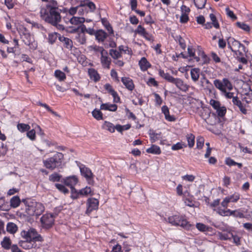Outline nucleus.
Listing matches in <instances>:
<instances>
[{
	"label": "nucleus",
	"mask_w": 252,
	"mask_h": 252,
	"mask_svg": "<svg viewBox=\"0 0 252 252\" xmlns=\"http://www.w3.org/2000/svg\"><path fill=\"white\" fill-rule=\"evenodd\" d=\"M67 11L66 8L60 9L57 6L56 1L47 4L40 9V16L41 18L46 22L52 25H56L57 23L61 21L62 12L65 13Z\"/></svg>",
	"instance_id": "1"
},
{
	"label": "nucleus",
	"mask_w": 252,
	"mask_h": 252,
	"mask_svg": "<svg viewBox=\"0 0 252 252\" xmlns=\"http://www.w3.org/2000/svg\"><path fill=\"white\" fill-rule=\"evenodd\" d=\"M21 235L24 240H21L19 244L23 249L29 250L36 246V241H41L42 237L36 230L30 228L28 231H23Z\"/></svg>",
	"instance_id": "2"
},
{
	"label": "nucleus",
	"mask_w": 252,
	"mask_h": 252,
	"mask_svg": "<svg viewBox=\"0 0 252 252\" xmlns=\"http://www.w3.org/2000/svg\"><path fill=\"white\" fill-rule=\"evenodd\" d=\"M22 202L26 205V212L28 215L31 216H39L41 215L45 210L44 205L34 200L31 199H23Z\"/></svg>",
	"instance_id": "3"
},
{
	"label": "nucleus",
	"mask_w": 252,
	"mask_h": 252,
	"mask_svg": "<svg viewBox=\"0 0 252 252\" xmlns=\"http://www.w3.org/2000/svg\"><path fill=\"white\" fill-rule=\"evenodd\" d=\"M214 85L226 98H232L233 100V98L235 97L234 96V93L227 91H230L233 89L232 84L227 78H224L222 80L215 79L214 81Z\"/></svg>",
	"instance_id": "4"
},
{
	"label": "nucleus",
	"mask_w": 252,
	"mask_h": 252,
	"mask_svg": "<svg viewBox=\"0 0 252 252\" xmlns=\"http://www.w3.org/2000/svg\"><path fill=\"white\" fill-rule=\"evenodd\" d=\"M63 159V155L57 152L53 157L44 160L43 163L46 168L53 170L61 167Z\"/></svg>",
	"instance_id": "5"
},
{
	"label": "nucleus",
	"mask_w": 252,
	"mask_h": 252,
	"mask_svg": "<svg viewBox=\"0 0 252 252\" xmlns=\"http://www.w3.org/2000/svg\"><path fill=\"white\" fill-rule=\"evenodd\" d=\"M168 222L174 226H179L186 230H190L193 226L188 221L185 216L175 215L168 218Z\"/></svg>",
	"instance_id": "6"
},
{
	"label": "nucleus",
	"mask_w": 252,
	"mask_h": 252,
	"mask_svg": "<svg viewBox=\"0 0 252 252\" xmlns=\"http://www.w3.org/2000/svg\"><path fill=\"white\" fill-rule=\"evenodd\" d=\"M18 32L23 42L26 45L29 46L30 48L32 50L36 48V43L35 42L33 38L26 28L23 27L20 28Z\"/></svg>",
	"instance_id": "7"
},
{
	"label": "nucleus",
	"mask_w": 252,
	"mask_h": 252,
	"mask_svg": "<svg viewBox=\"0 0 252 252\" xmlns=\"http://www.w3.org/2000/svg\"><path fill=\"white\" fill-rule=\"evenodd\" d=\"M55 216L52 214H45L40 218V221L43 228L49 229L54 223Z\"/></svg>",
	"instance_id": "8"
},
{
	"label": "nucleus",
	"mask_w": 252,
	"mask_h": 252,
	"mask_svg": "<svg viewBox=\"0 0 252 252\" xmlns=\"http://www.w3.org/2000/svg\"><path fill=\"white\" fill-rule=\"evenodd\" d=\"M227 42L228 48L233 52H235L237 50L242 48V50L245 52L246 47L239 41L236 40L234 38L229 37L227 39Z\"/></svg>",
	"instance_id": "9"
},
{
	"label": "nucleus",
	"mask_w": 252,
	"mask_h": 252,
	"mask_svg": "<svg viewBox=\"0 0 252 252\" xmlns=\"http://www.w3.org/2000/svg\"><path fill=\"white\" fill-rule=\"evenodd\" d=\"M86 205V214L89 216L92 211L98 209L99 201L94 198H89L87 200Z\"/></svg>",
	"instance_id": "10"
},
{
	"label": "nucleus",
	"mask_w": 252,
	"mask_h": 252,
	"mask_svg": "<svg viewBox=\"0 0 252 252\" xmlns=\"http://www.w3.org/2000/svg\"><path fill=\"white\" fill-rule=\"evenodd\" d=\"M63 182L66 186L71 188V191L73 192L75 190L74 186L77 184L78 180L76 176H71L63 179Z\"/></svg>",
	"instance_id": "11"
},
{
	"label": "nucleus",
	"mask_w": 252,
	"mask_h": 252,
	"mask_svg": "<svg viewBox=\"0 0 252 252\" xmlns=\"http://www.w3.org/2000/svg\"><path fill=\"white\" fill-rule=\"evenodd\" d=\"M172 83L183 92H187L189 90V86L185 83L183 80L180 78H175Z\"/></svg>",
	"instance_id": "12"
},
{
	"label": "nucleus",
	"mask_w": 252,
	"mask_h": 252,
	"mask_svg": "<svg viewBox=\"0 0 252 252\" xmlns=\"http://www.w3.org/2000/svg\"><path fill=\"white\" fill-rule=\"evenodd\" d=\"M100 62L103 68L110 69L111 60L108 57L107 51L101 55Z\"/></svg>",
	"instance_id": "13"
},
{
	"label": "nucleus",
	"mask_w": 252,
	"mask_h": 252,
	"mask_svg": "<svg viewBox=\"0 0 252 252\" xmlns=\"http://www.w3.org/2000/svg\"><path fill=\"white\" fill-rule=\"evenodd\" d=\"M80 170L81 175L84 176L86 180L90 182L93 178V173L91 170L85 166L80 167Z\"/></svg>",
	"instance_id": "14"
},
{
	"label": "nucleus",
	"mask_w": 252,
	"mask_h": 252,
	"mask_svg": "<svg viewBox=\"0 0 252 252\" xmlns=\"http://www.w3.org/2000/svg\"><path fill=\"white\" fill-rule=\"evenodd\" d=\"M232 102L234 105L237 106L239 108L240 111L242 114H246L247 113V110L245 108V106L243 105L241 101L237 96L233 98Z\"/></svg>",
	"instance_id": "15"
},
{
	"label": "nucleus",
	"mask_w": 252,
	"mask_h": 252,
	"mask_svg": "<svg viewBox=\"0 0 252 252\" xmlns=\"http://www.w3.org/2000/svg\"><path fill=\"white\" fill-rule=\"evenodd\" d=\"M121 81L126 88L129 91H132L134 88V85L133 81L129 77H122Z\"/></svg>",
	"instance_id": "16"
},
{
	"label": "nucleus",
	"mask_w": 252,
	"mask_h": 252,
	"mask_svg": "<svg viewBox=\"0 0 252 252\" xmlns=\"http://www.w3.org/2000/svg\"><path fill=\"white\" fill-rule=\"evenodd\" d=\"M162 113L164 114L165 119L169 122H174L176 118L173 115H170L169 108L166 105H163L161 107Z\"/></svg>",
	"instance_id": "17"
},
{
	"label": "nucleus",
	"mask_w": 252,
	"mask_h": 252,
	"mask_svg": "<svg viewBox=\"0 0 252 252\" xmlns=\"http://www.w3.org/2000/svg\"><path fill=\"white\" fill-rule=\"evenodd\" d=\"M108 34L102 30L96 31L95 35V39L99 42H104Z\"/></svg>",
	"instance_id": "18"
},
{
	"label": "nucleus",
	"mask_w": 252,
	"mask_h": 252,
	"mask_svg": "<svg viewBox=\"0 0 252 252\" xmlns=\"http://www.w3.org/2000/svg\"><path fill=\"white\" fill-rule=\"evenodd\" d=\"M88 74L91 80L95 82L99 81L100 76L97 71L94 68H89L88 69Z\"/></svg>",
	"instance_id": "19"
},
{
	"label": "nucleus",
	"mask_w": 252,
	"mask_h": 252,
	"mask_svg": "<svg viewBox=\"0 0 252 252\" xmlns=\"http://www.w3.org/2000/svg\"><path fill=\"white\" fill-rule=\"evenodd\" d=\"M59 39L63 44V46L65 48L69 50L72 49L73 47V42L72 40L64 36L60 37Z\"/></svg>",
	"instance_id": "20"
},
{
	"label": "nucleus",
	"mask_w": 252,
	"mask_h": 252,
	"mask_svg": "<svg viewBox=\"0 0 252 252\" xmlns=\"http://www.w3.org/2000/svg\"><path fill=\"white\" fill-rule=\"evenodd\" d=\"M198 113L203 119L206 120L209 118L211 111L207 107H201L199 110Z\"/></svg>",
	"instance_id": "21"
},
{
	"label": "nucleus",
	"mask_w": 252,
	"mask_h": 252,
	"mask_svg": "<svg viewBox=\"0 0 252 252\" xmlns=\"http://www.w3.org/2000/svg\"><path fill=\"white\" fill-rule=\"evenodd\" d=\"M75 39L81 45L85 44L86 43V37L85 34L83 32H75Z\"/></svg>",
	"instance_id": "22"
},
{
	"label": "nucleus",
	"mask_w": 252,
	"mask_h": 252,
	"mask_svg": "<svg viewBox=\"0 0 252 252\" xmlns=\"http://www.w3.org/2000/svg\"><path fill=\"white\" fill-rule=\"evenodd\" d=\"M139 65L142 71H146L151 67V64L145 57L141 58L139 62Z\"/></svg>",
	"instance_id": "23"
},
{
	"label": "nucleus",
	"mask_w": 252,
	"mask_h": 252,
	"mask_svg": "<svg viewBox=\"0 0 252 252\" xmlns=\"http://www.w3.org/2000/svg\"><path fill=\"white\" fill-rule=\"evenodd\" d=\"M100 109L115 112L117 109V105L115 104L102 103L100 105Z\"/></svg>",
	"instance_id": "24"
},
{
	"label": "nucleus",
	"mask_w": 252,
	"mask_h": 252,
	"mask_svg": "<svg viewBox=\"0 0 252 252\" xmlns=\"http://www.w3.org/2000/svg\"><path fill=\"white\" fill-rule=\"evenodd\" d=\"M159 75L166 80L167 81L170 83H173L175 78H174L172 76H171L169 73L167 72H165L163 70L161 69H159Z\"/></svg>",
	"instance_id": "25"
},
{
	"label": "nucleus",
	"mask_w": 252,
	"mask_h": 252,
	"mask_svg": "<svg viewBox=\"0 0 252 252\" xmlns=\"http://www.w3.org/2000/svg\"><path fill=\"white\" fill-rule=\"evenodd\" d=\"M87 6L91 12H94L96 8L95 5L92 1H90L89 0H86L82 2L80 5V7Z\"/></svg>",
	"instance_id": "26"
},
{
	"label": "nucleus",
	"mask_w": 252,
	"mask_h": 252,
	"mask_svg": "<svg viewBox=\"0 0 252 252\" xmlns=\"http://www.w3.org/2000/svg\"><path fill=\"white\" fill-rule=\"evenodd\" d=\"M200 69L197 68H194L190 70V75L192 80L194 82L198 81L199 77Z\"/></svg>",
	"instance_id": "27"
},
{
	"label": "nucleus",
	"mask_w": 252,
	"mask_h": 252,
	"mask_svg": "<svg viewBox=\"0 0 252 252\" xmlns=\"http://www.w3.org/2000/svg\"><path fill=\"white\" fill-rule=\"evenodd\" d=\"M18 230V227L13 222H8L6 225V230L11 234L15 233Z\"/></svg>",
	"instance_id": "28"
},
{
	"label": "nucleus",
	"mask_w": 252,
	"mask_h": 252,
	"mask_svg": "<svg viewBox=\"0 0 252 252\" xmlns=\"http://www.w3.org/2000/svg\"><path fill=\"white\" fill-rule=\"evenodd\" d=\"M146 152L148 153L159 155L161 153V150L158 146L153 145L150 148L146 150Z\"/></svg>",
	"instance_id": "29"
},
{
	"label": "nucleus",
	"mask_w": 252,
	"mask_h": 252,
	"mask_svg": "<svg viewBox=\"0 0 252 252\" xmlns=\"http://www.w3.org/2000/svg\"><path fill=\"white\" fill-rule=\"evenodd\" d=\"M233 237V233L231 231L224 232L220 234V239L223 240H231Z\"/></svg>",
	"instance_id": "30"
},
{
	"label": "nucleus",
	"mask_w": 252,
	"mask_h": 252,
	"mask_svg": "<svg viewBox=\"0 0 252 252\" xmlns=\"http://www.w3.org/2000/svg\"><path fill=\"white\" fill-rule=\"evenodd\" d=\"M72 25H78L85 22V18L83 17H73L69 20Z\"/></svg>",
	"instance_id": "31"
},
{
	"label": "nucleus",
	"mask_w": 252,
	"mask_h": 252,
	"mask_svg": "<svg viewBox=\"0 0 252 252\" xmlns=\"http://www.w3.org/2000/svg\"><path fill=\"white\" fill-rule=\"evenodd\" d=\"M10 205L12 208H16L20 205L21 200L18 196H15L10 199Z\"/></svg>",
	"instance_id": "32"
},
{
	"label": "nucleus",
	"mask_w": 252,
	"mask_h": 252,
	"mask_svg": "<svg viewBox=\"0 0 252 252\" xmlns=\"http://www.w3.org/2000/svg\"><path fill=\"white\" fill-rule=\"evenodd\" d=\"M55 76L60 81H63L66 79V75L64 72L60 70H56L55 71Z\"/></svg>",
	"instance_id": "33"
},
{
	"label": "nucleus",
	"mask_w": 252,
	"mask_h": 252,
	"mask_svg": "<svg viewBox=\"0 0 252 252\" xmlns=\"http://www.w3.org/2000/svg\"><path fill=\"white\" fill-rule=\"evenodd\" d=\"M188 143V146L189 148H192L194 145L195 136L191 133L188 134L186 136Z\"/></svg>",
	"instance_id": "34"
},
{
	"label": "nucleus",
	"mask_w": 252,
	"mask_h": 252,
	"mask_svg": "<svg viewBox=\"0 0 252 252\" xmlns=\"http://www.w3.org/2000/svg\"><path fill=\"white\" fill-rule=\"evenodd\" d=\"M30 126L28 124L21 123L17 125V128L21 132L28 131L30 130Z\"/></svg>",
	"instance_id": "35"
},
{
	"label": "nucleus",
	"mask_w": 252,
	"mask_h": 252,
	"mask_svg": "<svg viewBox=\"0 0 252 252\" xmlns=\"http://www.w3.org/2000/svg\"><path fill=\"white\" fill-rule=\"evenodd\" d=\"M78 194H80L81 195H88L89 194H90L91 195H93L92 193V190L91 189L90 187H86L81 189H80L79 191Z\"/></svg>",
	"instance_id": "36"
},
{
	"label": "nucleus",
	"mask_w": 252,
	"mask_h": 252,
	"mask_svg": "<svg viewBox=\"0 0 252 252\" xmlns=\"http://www.w3.org/2000/svg\"><path fill=\"white\" fill-rule=\"evenodd\" d=\"M62 176L58 173L55 172L51 175H50L49 177V180L50 181L55 182H59L61 179Z\"/></svg>",
	"instance_id": "37"
},
{
	"label": "nucleus",
	"mask_w": 252,
	"mask_h": 252,
	"mask_svg": "<svg viewBox=\"0 0 252 252\" xmlns=\"http://www.w3.org/2000/svg\"><path fill=\"white\" fill-rule=\"evenodd\" d=\"M103 127L111 132L115 131V126L110 122L105 121L103 125Z\"/></svg>",
	"instance_id": "38"
},
{
	"label": "nucleus",
	"mask_w": 252,
	"mask_h": 252,
	"mask_svg": "<svg viewBox=\"0 0 252 252\" xmlns=\"http://www.w3.org/2000/svg\"><path fill=\"white\" fill-rule=\"evenodd\" d=\"M91 51H94L95 53H100V54H103L105 53L106 50L102 47L94 45L90 46Z\"/></svg>",
	"instance_id": "39"
},
{
	"label": "nucleus",
	"mask_w": 252,
	"mask_h": 252,
	"mask_svg": "<svg viewBox=\"0 0 252 252\" xmlns=\"http://www.w3.org/2000/svg\"><path fill=\"white\" fill-rule=\"evenodd\" d=\"M109 54L114 60L118 59L121 57L120 52L114 49H110L109 50Z\"/></svg>",
	"instance_id": "40"
},
{
	"label": "nucleus",
	"mask_w": 252,
	"mask_h": 252,
	"mask_svg": "<svg viewBox=\"0 0 252 252\" xmlns=\"http://www.w3.org/2000/svg\"><path fill=\"white\" fill-rule=\"evenodd\" d=\"M207 0H194L195 6L198 9L204 8Z\"/></svg>",
	"instance_id": "41"
},
{
	"label": "nucleus",
	"mask_w": 252,
	"mask_h": 252,
	"mask_svg": "<svg viewBox=\"0 0 252 252\" xmlns=\"http://www.w3.org/2000/svg\"><path fill=\"white\" fill-rule=\"evenodd\" d=\"M188 52L189 57H193L194 59L196 60V62H199L200 60V58L198 57H196L195 55V51L194 49L192 48V46H189L188 48Z\"/></svg>",
	"instance_id": "42"
},
{
	"label": "nucleus",
	"mask_w": 252,
	"mask_h": 252,
	"mask_svg": "<svg viewBox=\"0 0 252 252\" xmlns=\"http://www.w3.org/2000/svg\"><path fill=\"white\" fill-rule=\"evenodd\" d=\"M214 210L216 211V209H214ZM216 211L219 215L222 216H229L231 210L230 209L225 210L219 207L216 210Z\"/></svg>",
	"instance_id": "43"
},
{
	"label": "nucleus",
	"mask_w": 252,
	"mask_h": 252,
	"mask_svg": "<svg viewBox=\"0 0 252 252\" xmlns=\"http://www.w3.org/2000/svg\"><path fill=\"white\" fill-rule=\"evenodd\" d=\"M1 245L5 249H9L11 248V242L10 239L7 237H4L3 241L1 242Z\"/></svg>",
	"instance_id": "44"
},
{
	"label": "nucleus",
	"mask_w": 252,
	"mask_h": 252,
	"mask_svg": "<svg viewBox=\"0 0 252 252\" xmlns=\"http://www.w3.org/2000/svg\"><path fill=\"white\" fill-rule=\"evenodd\" d=\"M93 116L97 120H102V113L99 110L96 109L94 110L92 112Z\"/></svg>",
	"instance_id": "45"
},
{
	"label": "nucleus",
	"mask_w": 252,
	"mask_h": 252,
	"mask_svg": "<svg viewBox=\"0 0 252 252\" xmlns=\"http://www.w3.org/2000/svg\"><path fill=\"white\" fill-rule=\"evenodd\" d=\"M209 17L212 22V24L214 27L216 29H219L220 25L218 22L216 16L214 14L211 13L209 15Z\"/></svg>",
	"instance_id": "46"
},
{
	"label": "nucleus",
	"mask_w": 252,
	"mask_h": 252,
	"mask_svg": "<svg viewBox=\"0 0 252 252\" xmlns=\"http://www.w3.org/2000/svg\"><path fill=\"white\" fill-rule=\"evenodd\" d=\"M230 200V202H236L240 199V194L237 192H235L233 194L226 197Z\"/></svg>",
	"instance_id": "47"
},
{
	"label": "nucleus",
	"mask_w": 252,
	"mask_h": 252,
	"mask_svg": "<svg viewBox=\"0 0 252 252\" xmlns=\"http://www.w3.org/2000/svg\"><path fill=\"white\" fill-rule=\"evenodd\" d=\"M57 38V33H56V32L51 33H49L48 35V42L51 44H52L55 42Z\"/></svg>",
	"instance_id": "48"
},
{
	"label": "nucleus",
	"mask_w": 252,
	"mask_h": 252,
	"mask_svg": "<svg viewBox=\"0 0 252 252\" xmlns=\"http://www.w3.org/2000/svg\"><path fill=\"white\" fill-rule=\"evenodd\" d=\"M196 227L200 231L205 232L208 230L209 227L202 223H197Z\"/></svg>",
	"instance_id": "49"
},
{
	"label": "nucleus",
	"mask_w": 252,
	"mask_h": 252,
	"mask_svg": "<svg viewBox=\"0 0 252 252\" xmlns=\"http://www.w3.org/2000/svg\"><path fill=\"white\" fill-rule=\"evenodd\" d=\"M87 28L85 25L82 24L77 28H75L73 30V32H83L85 33L87 32Z\"/></svg>",
	"instance_id": "50"
},
{
	"label": "nucleus",
	"mask_w": 252,
	"mask_h": 252,
	"mask_svg": "<svg viewBox=\"0 0 252 252\" xmlns=\"http://www.w3.org/2000/svg\"><path fill=\"white\" fill-rule=\"evenodd\" d=\"M237 26L242 30H244L246 32H249L250 31V28L249 25L244 23H241L239 22H237L236 23Z\"/></svg>",
	"instance_id": "51"
},
{
	"label": "nucleus",
	"mask_w": 252,
	"mask_h": 252,
	"mask_svg": "<svg viewBox=\"0 0 252 252\" xmlns=\"http://www.w3.org/2000/svg\"><path fill=\"white\" fill-rule=\"evenodd\" d=\"M217 113L219 116L222 117L224 116L226 112V109L225 107H219L217 110Z\"/></svg>",
	"instance_id": "52"
},
{
	"label": "nucleus",
	"mask_w": 252,
	"mask_h": 252,
	"mask_svg": "<svg viewBox=\"0 0 252 252\" xmlns=\"http://www.w3.org/2000/svg\"><path fill=\"white\" fill-rule=\"evenodd\" d=\"M27 136L31 140L33 141L35 139V129H32L31 130H28L27 133Z\"/></svg>",
	"instance_id": "53"
},
{
	"label": "nucleus",
	"mask_w": 252,
	"mask_h": 252,
	"mask_svg": "<svg viewBox=\"0 0 252 252\" xmlns=\"http://www.w3.org/2000/svg\"><path fill=\"white\" fill-rule=\"evenodd\" d=\"M204 143V139L202 137H198L196 140V146L198 149H201Z\"/></svg>",
	"instance_id": "54"
},
{
	"label": "nucleus",
	"mask_w": 252,
	"mask_h": 252,
	"mask_svg": "<svg viewBox=\"0 0 252 252\" xmlns=\"http://www.w3.org/2000/svg\"><path fill=\"white\" fill-rule=\"evenodd\" d=\"M55 186L60 191L66 193L68 192V190L65 187V186L62 184H56Z\"/></svg>",
	"instance_id": "55"
},
{
	"label": "nucleus",
	"mask_w": 252,
	"mask_h": 252,
	"mask_svg": "<svg viewBox=\"0 0 252 252\" xmlns=\"http://www.w3.org/2000/svg\"><path fill=\"white\" fill-rule=\"evenodd\" d=\"M229 215L234 216V217H239L240 218H243L244 217L243 213L239 212L238 210H234V211L231 210L230 214H229Z\"/></svg>",
	"instance_id": "56"
},
{
	"label": "nucleus",
	"mask_w": 252,
	"mask_h": 252,
	"mask_svg": "<svg viewBox=\"0 0 252 252\" xmlns=\"http://www.w3.org/2000/svg\"><path fill=\"white\" fill-rule=\"evenodd\" d=\"M225 11L226 12V15L231 18L233 20H235L237 19V16L234 14L233 12L230 10L228 7H226L225 8Z\"/></svg>",
	"instance_id": "57"
},
{
	"label": "nucleus",
	"mask_w": 252,
	"mask_h": 252,
	"mask_svg": "<svg viewBox=\"0 0 252 252\" xmlns=\"http://www.w3.org/2000/svg\"><path fill=\"white\" fill-rule=\"evenodd\" d=\"M183 147H186V145L182 143L178 142L176 144L173 145L172 146L171 149L172 150L175 151L181 149L183 148Z\"/></svg>",
	"instance_id": "58"
},
{
	"label": "nucleus",
	"mask_w": 252,
	"mask_h": 252,
	"mask_svg": "<svg viewBox=\"0 0 252 252\" xmlns=\"http://www.w3.org/2000/svg\"><path fill=\"white\" fill-rule=\"evenodd\" d=\"M146 32V30L144 28L142 27L141 25H139L137 27V29L135 30V32L138 34L142 36Z\"/></svg>",
	"instance_id": "59"
},
{
	"label": "nucleus",
	"mask_w": 252,
	"mask_h": 252,
	"mask_svg": "<svg viewBox=\"0 0 252 252\" xmlns=\"http://www.w3.org/2000/svg\"><path fill=\"white\" fill-rule=\"evenodd\" d=\"M225 163L229 166L236 165V162L230 158H227L225 160Z\"/></svg>",
	"instance_id": "60"
},
{
	"label": "nucleus",
	"mask_w": 252,
	"mask_h": 252,
	"mask_svg": "<svg viewBox=\"0 0 252 252\" xmlns=\"http://www.w3.org/2000/svg\"><path fill=\"white\" fill-rule=\"evenodd\" d=\"M104 88L108 92V93L111 94L112 93H114V92L115 91L113 88L112 86L110 84L108 83L105 84L104 86Z\"/></svg>",
	"instance_id": "61"
},
{
	"label": "nucleus",
	"mask_w": 252,
	"mask_h": 252,
	"mask_svg": "<svg viewBox=\"0 0 252 252\" xmlns=\"http://www.w3.org/2000/svg\"><path fill=\"white\" fill-rule=\"evenodd\" d=\"M210 104L216 110L219 108V107L220 106V102L214 99H211L210 101Z\"/></svg>",
	"instance_id": "62"
},
{
	"label": "nucleus",
	"mask_w": 252,
	"mask_h": 252,
	"mask_svg": "<svg viewBox=\"0 0 252 252\" xmlns=\"http://www.w3.org/2000/svg\"><path fill=\"white\" fill-rule=\"evenodd\" d=\"M154 95L155 97L156 103L157 105L160 106L162 103V100L159 95L157 93H154Z\"/></svg>",
	"instance_id": "63"
},
{
	"label": "nucleus",
	"mask_w": 252,
	"mask_h": 252,
	"mask_svg": "<svg viewBox=\"0 0 252 252\" xmlns=\"http://www.w3.org/2000/svg\"><path fill=\"white\" fill-rule=\"evenodd\" d=\"M150 136L151 142L154 143L158 139L159 134L153 132L150 133Z\"/></svg>",
	"instance_id": "64"
}]
</instances>
